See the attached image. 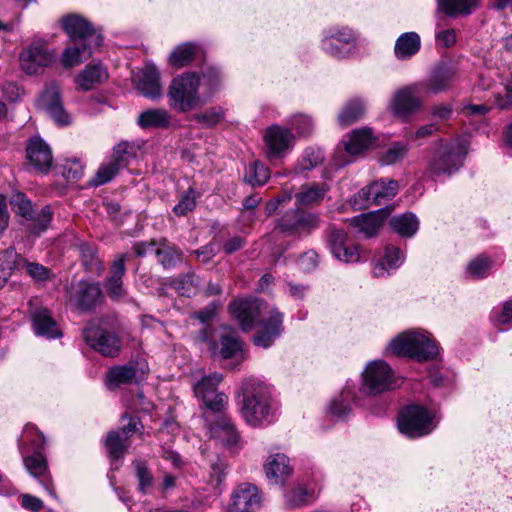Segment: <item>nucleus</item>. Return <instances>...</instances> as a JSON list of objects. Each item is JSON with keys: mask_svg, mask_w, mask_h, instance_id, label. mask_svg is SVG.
Segmentation results:
<instances>
[{"mask_svg": "<svg viewBox=\"0 0 512 512\" xmlns=\"http://www.w3.org/2000/svg\"><path fill=\"white\" fill-rule=\"evenodd\" d=\"M364 114V101L359 98L352 99L348 101L339 112L338 123L342 127H347L360 120Z\"/></svg>", "mask_w": 512, "mask_h": 512, "instance_id": "nucleus-40", "label": "nucleus"}, {"mask_svg": "<svg viewBox=\"0 0 512 512\" xmlns=\"http://www.w3.org/2000/svg\"><path fill=\"white\" fill-rule=\"evenodd\" d=\"M440 11L450 17L464 16L477 7V0H437Z\"/></svg>", "mask_w": 512, "mask_h": 512, "instance_id": "nucleus-41", "label": "nucleus"}, {"mask_svg": "<svg viewBox=\"0 0 512 512\" xmlns=\"http://www.w3.org/2000/svg\"><path fill=\"white\" fill-rule=\"evenodd\" d=\"M133 156V146L127 142H122L114 147L110 162L122 169L129 164Z\"/></svg>", "mask_w": 512, "mask_h": 512, "instance_id": "nucleus-54", "label": "nucleus"}, {"mask_svg": "<svg viewBox=\"0 0 512 512\" xmlns=\"http://www.w3.org/2000/svg\"><path fill=\"white\" fill-rule=\"evenodd\" d=\"M493 267V261L484 255L472 259L466 267V274L474 279H482L489 275Z\"/></svg>", "mask_w": 512, "mask_h": 512, "instance_id": "nucleus-50", "label": "nucleus"}, {"mask_svg": "<svg viewBox=\"0 0 512 512\" xmlns=\"http://www.w3.org/2000/svg\"><path fill=\"white\" fill-rule=\"evenodd\" d=\"M355 32L348 27H331L323 31L321 48L332 57L343 59L355 48Z\"/></svg>", "mask_w": 512, "mask_h": 512, "instance_id": "nucleus-8", "label": "nucleus"}, {"mask_svg": "<svg viewBox=\"0 0 512 512\" xmlns=\"http://www.w3.org/2000/svg\"><path fill=\"white\" fill-rule=\"evenodd\" d=\"M469 140L460 137L452 142H440L435 156L430 160L428 173L433 178L450 176L462 166L463 159L468 152Z\"/></svg>", "mask_w": 512, "mask_h": 512, "instance_id": "nucleus-3", "label": "nucleus"}, {"mask_svg": "<svg viewBox=\"0 0 512 512\" xmlns=\"http://www.w3.org/2000/svg\"><path fill=\"white\" fill-rule=\"evenodd\" d=\"M52 220V212L49 206L43 207L39 213L31 218L29 229L33 234H40L44 232L50 225Z\"/></svg>", "mask_w": 512, "mask_h": 512, "instance_id": "nucleus-59", "label": "nucleus"}, {"mask_svg": "<svg viewBox=\"0 0 512 512\" xmlns=\"http://www.w3.org/2000/svg\"><path fill=\"white\" fill-rule=\"evenodd\" d=\"M264 151L269 160L285 157L294 147L295 135L280 125L268 127L263 134Z\"/></svg>", "mask_w": 512, "mask_h": 512, "instance_id": "nucleus-10", "label": "nucleus"}, {"mask_svg": "<svg viewBox=\"0 0 512 512\" xmlns=\"http://www.w3.org/2000/svg\"><path fill=\"white\" fill-rule=\"evenodd\" d=\"M196 206L195 191L189 188L174 206L173 211L177 216H184Z\"/></svg>", "mask_w": 512, "mask_h": 512, "instance_id": "nucleus-62", "label": "nucleus"}, {"mask_svg": "<svg viewBox=\"0 0 512 512\" xmlns=\"http://www.w3.org/2000/svg\"><path fill=\"white\" fill-rule=\"evenodd\" d=\"M172 120L171 114L164 108L149 109L143 111L138 116V124L141 128H161L166 129L170 126Z\"/></svg>", "mask_w": 512, "mask_h": 512, "instance_id": "nucleus-36", "label": "nucleus"}, {"mask_svg": "<svg viewBox=\"0 0 512 512\" xmlns=\"http://www.w3.org/2000/svg\"><path fill=\"white\" fill-rule=\"evenodd\" d=\"M268 313L269 316L263 319L261 329L253 338L254 344L262 348L270 347L283 331V315L276 308H270Z\"/></svg>", "mask_w": 512, "mask_h": 512, "instance_id": "nucleus-21", "label": "nucleus"}, {"mask_svg": "<svg viewBox=\"0 0 512 512\" xmlns=\"http://www.w3.org/2000/svg\"><path fill=\"white\" fill-rule=\"evenodd\" d=\"M147 370L146 365L139 369L133 364L114 366L106 372L105 384L108 389L114 390L122 385L137 383L144 378Z\"/></svg>", "mask_w": 512, "mask_h": 512, "instance_id": "nucleus-20", "label": "nucleus"}, {"mask_svg": "<svg viewBox=\"0 0 512 512\" xmlns=\"http://www.w3.org/2000/svg\"><path fill=\"white\" fill-rule=\"evenodd\" d=\"M126 273L125 256L119 255L110 268V274L104 281V287L108 296L114 300H120L126 295L122 278Z\"/></svg>", "mask_w": 512, "mask_h": 512, "instance_id": "nucleus-26", "label": "nucleus"}, {"mask_svg": "<svg viewBox=\"0 0 512 512\" xmlns=\"http://www.w3.org/2000/svg\"><path fill=\"white\" fill-rule=\"evenodd\" d=\"M391 228L402 237H412L419 228V221L412 213L394 216L390 219Z\"/></svg>", "mask_w": 512, "mask_h": 512, "instance_id": "nucleus-42", "label": "nucleus"}, {"mask_svg": "<svg viewBox=\"0 0 512 512\" xmlns=\"http://www.w3.org/2000/svg\"><path fill=\"white\" fill-rule=\"evenodd\" d=\"M414 341L417 340L413 337V330L405 331L389 342L386 353L413 359V355H418L412 349Z\"/></svg>", "mask_w": 512, "mask_h": 512, "instance_id": "nucleus-38", "label": "nucleus"}, {"mask_svg": "<svg viewBox=\"0 0 512 512\" xmlns=\"http://www.w3.org/2000/svg\"><path fill=\"white\" fill-rule=\"evenodd\" d=\"M329 187L325 183L312 184L302 187V190L296 194V201L299 205H310L320 202Z\"/></svg>", "mask_w": 512, "mask_h": 512, "instance_id": "nucleus-44", "label": "nucleus"}, {"mask_svg": "<svg viewBox=\"0 0 512 512\" xmlns=\"http://www.w3.org/2000/svg\"><path fill=\"white\" fill-rule=\"evenodd\" d=\"M209 347L213 357L220 359L237 358L241 361L245 358L242 343L236 333L227 327H222L214 333Z\"/></svg>", "mask_w": 512, "mask_h": 512, "instance_id": "nucleus-12", "label": "nucleus"}, {"mask_svg": "<svg viewBox=\"0 0 512 512\" xmlns=\"http://www.w3.org/2000/svg\"><path fill=\"white\" fill-rule=\"evenodd\" d=\"M387 209H380L376 212L361 214L350 220V225L357 229L364 237L374 236L380 229L383 221L388 216Z\"/></svg>", "mask_w": 512, "mask_h": 512, "instance_id": "nucleus-29", "label": "nucleus"}, {"mask_svg": "<svg viewBox=\"0 0 512 512\" xmlns=\"http://www.w3.org/2000/svg\"><path fill=\"white\" fill-rule=\"evenodd\" d=\"M23 463L30 475L39 479L48 494L56 499L55 487L51 477L47 474L48 467L44 456L39 451H35L33 455L24 457Z\"/></svg>", "mask_w": 512, "mask_h": 512, "instance_id": "nucleus-25", "label": "nucleus"}, {"mask_svg": "<svg viewBox=\"0 0 512 512\" xmlns=\"http://www.w3.org/2000/svg\"><path fill=\"white\" fill-rule=\"evenodd\" d=\"M41 103L57 124L66 125L69 123V116L63 109L60 90L56 84H52L45 89L41 96Z\"/></svg>", "mask_w": 512, "mask_h": 512, "instance_id": "nucleus-28", "label": "nucleus"}, {"mask_svg": "<svg viewBox=\"0 0 512 512\" xmlns=\"http://www.w3.org/2000/svg\"><path fill=\"white\" fill-rule=\"evenodd\" d=\"M82 265L87 272L100 275L103 270V264L96 254L94 246L89 244H81L79 246Z\"/></svg>", "mask_w": 512, "mask_h": 512, "instance_id": "nucleus-46", "label": "nucleus"}, {"mask_svg": "<svg viewBox=\"0 0 512 512\" xmlns=\"http://www.w3.org/2000/svg\"><path fill=\"white\" fill-rule=\"evenodd\" d=\"M33 329L37 335L46 338H57L61 336L56 322L47 309L41 308L32 313Z\"/></svg>", "mask_w": 512, "mask_h": 512, "instance_id": "nucleus-33", "label": "nucleus"}, {"mask_svg": "<svg viewBox=\"0 0 512 512\" xmlns=\"http://www.w3.org/2000/svg\"><path fill=\"white\" fill-rule=\"evenodd\" d=\"M450 82V76L445 73L434 74L425 84V92L439 93L445 90Z\"/></svg>", "mask_w": 512, "mask_h": 512, "instance_id": "nucleus-64", "label": "nucleus"}, {"mask_svg": "<svg viewBox=\"0 0 512 512\" xmlns=\"http://www.w3.org/2000/svg\"><path fill=\"white\" fill-rule=\"evenodd\" d=\"M436 413L421 405L405 407L398 418L399 431L409 438L426 436L437 427Z\"/></svg>", "mask_w": 512, "mask_h": 512, "instance_id": "nucleus-4", "label": "nucleus"}, {"mask_svg": "<svg viewBox=\"0 0 512 512\" xmlns=\"http://www.w3.org/2000/svg\"><path fill=\"white\" fill-rule=\"evenodd\" d=\"M155 254L159 262L165 267L170 268L175 266L181 260V251L174 245H171L166 240H161L158 247L155 249Z\"/></svg>", "mask_w": 512, "mask_h": 512, "instance_id": "nucleus-47", "label": "nucleus"}, {"mask_svg": "<svg viewBox=\"0 0 512 512\" xmlns=\"http://www.w3.org/2000/svg\"><path fill=\"white\" fill-rule=\"evenodd\" d=\"M222 380V374L214 372L203 377L194 386L196 396L203 400L207 408L215 412L222 411L228 402V397L225 393L217 392V387Z\"/></svg>", "mask_w": 512, "mask_h": 512, "instance_id": "nucleus-13", "label": "nucleus"}, {"mask_svg": "<svg viewBox=\"0 0 512 512\" xmlns=\"http://www.w3.org/2000/svg\"><path fill=\"white\" fill-rule=\"evenodd\" d=\"M119 170L120 169L109 160L99 167L95 177L91 180V184L94 186L103 185L112 180Z\"/></svg>", "mask_w": 512, "mask_h": 512, "instance_id": "nucleus-60", "label": "nucleus"}, {"mask_svg": "<svg viewBox=\"0 0 512 512\" xmlns=\"http://www.w3.org/2000/svg\"><path fill=\"white\" fill-rule=\"evenodd\" d=\"M241 415L245 422L258 427L273 420L276 410L270 388L257 380H247L242 386Z\"/></svg>", "mask_w": 512, "mask_h": 512, "instance_id": "nucleus-2", "label": "nucleus"}, {"mask_svg": "<svg viewBox=\"0 0 512 512\" xmlns=\"http://www.w3.org/2000/svg\"><path fill=\"white\" fill-rule=\"evenodd\" d=\"M122 426L119 431L110 432L105 440V447L112 459H119L125 454L129 437L139 431V421L136 418L122 417Z\"/></svg>", "mask_w": 512, "mask_h": 512, "instance_id": "nucleus-15", "label": "nucleus"}, {"mask_svg": "<svg viewBox=\"0 0 512 512\" xmlns=\"http://www.w3.org/2000/svg\"><path fill=\"white\" fill-rule=\"evenodd\" d=\"M198 47L193 43H183L173 49L169 56V64L174 68H182L193 61Z\"/></svg>", "mask_w": 512, "mask_h": 512, "instance_id": "nucleus-43", "label": "nucleus"}, {"mask_svg": "<svg viewBox=\"0 0 512 512\" xmlns=\"http://www.w3.org/2000/svg\"><path fill=\"white\" fill-rule=\"evenodd\" d=\"M12 209L15 213L20 214L24 218H30L32 214V204L23 193H16L10 200Z\"/></svg>", "mask_w": 512, "mask_h": 512, "instance_id": "nucleus-63", "label": "nucleus"}, {"mask_svg": "<svg viewBox=\"0 0 512 512\" xmlns=\"http://www.w3.org/2000/svg\"><path fill=\"white\" fill-rule=\"evenodd\" d=\"M210 434L229 449L237 447L240 439L235 426L226 417L220 418L210 427Z\"/></svg>", "mask_w": 512, "mask_h": 512, "instance_id": "nucleus-31", "label": "nucleus"}, {"mask_svg": "<svg viewBox=\"0 0 512 512\" xmlns=\"http://www.w3.org/2000/svg\"><path fill=\"white\" fill-rule=\"evenodd\" d=\"M229 308L241 328L247 331L252 329L256 316L262 314L268 306L257 300L238 299L234 300Z\"/></svg>", "mask_w": 512, "mask_h": 512, "instance_id": "nucleus-22", "label": "nucleus"}, {"mask_svg": "<svg viewBox=\"0 0 512 512\" xmlns=\"http://www.w3.org/2000/svg\"><path fill=\"white\" fill-rule=\"evenodd\" d=\"M420 49V37L415 32L403 33L396 41L395 55L399 60L409 59Z\"/></svg>", "mask_w": 512, "mask_h": 512, "instance_id": "nucleus-39", "label": "nucleus"}, {"mask_svg": "<svg viewBox=\"0 0 512 512\" xmlns=\"http://www.w3.org/2000/svg\"><path fill=\"white\" fill-rule=\"evenodd\" d=\"M320 223L317 214L299 209L285 213L277 223V228L289 235H309Z\"/></svg>", "mask_w": 512, "mask_h": 512, "instance_id": "nucleus-14", "label": "nucleus"}, {"mask_svg": "<svg viewBox=\"0 0 512 512\" xmlns=\"http://www.w3.org/2000/svg\"><path fill=\"white\" fill-rule=\"evenodd\" d=\"M62 27L72 43L87 42L95 47H99L102 44V36L95 31L86 19L78 15L64 17L62 19Z\"/></svg>", "mask_w": 512, "mask_h": 512, "instance_id": "nucleus-16", "label": "nucleus"}, {"mask_svg": "<svg viewBox=\"0 0 512 512\" xmlns=\"http://www.w3.org/2000/svg\"><path fill=\"white\" fill-rule=\"evenodd\" d=\"M425 93L424 83H414L398 89L391 101L390 108L399 117H408L422 106V95Z\"/></svg>", "mask_w": 512, "mask_h": 512, "instance_id": "nucleus-11", "label": "nucleus"}, {"mask_svg": "<svg viewBox=\"0 0 512 512\" xmlns=\"http://www.w3.org/2000/svg\"><path fill=\"white\" fill-rule=\"evenodd\" d=\"M414 341L413 348L415 353L413 359L417 361H428L434 359L438 354V346L427 332L413 330Z\"/></svg>", "mask_w": 512, "mask_h": 512, "instance_id": "nucleus-35", "label": "nucleus"}, {"mask_svg": "<svg viewBox=\"0 0 512 512\" xmlns=\"http://www.w3.org/2000/svg\"><path fill=\"white\" fill-rule=\"evenodd\" d=\"M225 115L222 107H210L205 111L193 115V119L206 128L213 127L220 123Z\"/></svg>", "mask_w": 512, "mask_h": 512, "instance_id": "nucleus-53", "label": "nucleus"}, {"mask_svg": "<svg viewBox=\"0 0 512 512\" xmlns=\"http://www.w3.org/2000/svg\"><path fill=\"white\" fill-rule=\"evenodd\" d=\"M86 343L104 356L115 357L121 349L120 339L115 333L99 327L89 326L84 329Z\"/></svg>", "mask_w": 512, "mask_h": 512, "instance_id": "nucleus-17", "label": "nucleus"}, {"mask_svg": "<svg viewBox=\"0 0 512 512\" xmlns=\"http://www.w3.org/2000/svg\"><path fill=\"white\" fill-rule=\"evenodd\" d=\"M261 496L258 488L250 483L240 484L232 493L228 512H248L259 507Z\"/></svg>", "mask_w": 512, "mask_h": 512, "instance_id": "nucleus-23", "label": "nucleus"}, {"mask_svg": "<svg viewBox=\"0 0 512 512\" xmlns=\"http://www.w3.org/2000/svg\"><path fill=\"white\" fill-rule=\"evenodd\" d=\"M56 59V54L44 43L33 42L19 53V66L26 75L34 76L43 73Z\"/></svg>", "mask_w": 512, "mask_h": 512, "instance_id": "nucleus-9", "label": "nucleus"}, {"mask_svg": "<svg viewBox=\"0 0 512 512\" xmlns=\"http://www.w3.org/2000/svg\"><path fill=\"white\" fill-rule=\"evenodd\" d=\"M396 377L393 369L383 360H373L366 364L362 372L361 390L369 395H377L393 389Z\"/></svg>", "mask_w": 512, "mask_h": 512, "instance_id": "nucleus-6", "label": "nucleus"}, {"mask_svg": "<svg viewBox=\"0 0 512 512\" xmlns=\"http://www.w3.org/2000/svg\"><path fill=\"white\" fill-rule=\"evenodd\" d=\"M137 488L142 494H147L154 486V477L147 464L142 460L133 461Z\"/></svg>", "mask_w": 512, "mask_h": 512, "instance_id": "nucleus-48", "label": "nucleus"}, {"mask_svg": "<svg viewBox=\"0 0 512 512\" xmlns=\"http://www.w3.org/2000/svg\"><path fill=\"white\" fill-rule=\"evenodd\" d=\"M138 91L145 97L157 100L162 97L159 73L153 66H147L137 82Z\"/></svg>", "mask_w": 512, "mask_h": 512, "instance_id": "nucleus-32", "label": "nucleus"}, {"mask_svg": "<svg viewBox=\"0 0 512 512\" xmlns=\"http://www.w3.org/2000/svg\"><path fill=\"white\" fill-rule=\"evenodd\" d=\"M267 478L273 484L283 485L284 482L292 475L293 468L290 465L289 458L282 454L276 453L270 455L264 466Z\"/></svg>", "mask_w": 512, "mask_h": 512, "instance_id": "nucleus-27", "label": "nucleus"}, {"mask_svg": "<svg viewBox=\"0 0 512 512\" xmlns=\"http://www.w3.org/2000/svg\"><path fill=\"white\" fill-rule=\"evenodd\" d=\"M324 160V153L319 148H307L299 162V169L301 171L311 170L320 165Z\"/></svg>", "mask_w": 512, "mask_h": 512, "instance_id": "nucleus-58", "label": "nucleus"}, {"mask_svg": "<svg viewBox=\"0 0 512 512\" xmlns=\"http://www.w3.org/2000/svg\"><path fill=\"white\" fill-rule=\"evenodd\" d=\"M221 73L209 68L203 73L184 72L172 79L167 98L170 108L179 113H188L204 106L220 89Z\"/></svg>", "mask_w": 512, "mask_h": 512, "instance_id": "nucleus-1", "label": "nucleus"}, {"mask_svg": "<svg viewBox=\"0 0 512 512\" xmlns=\"http://www.w3.org/2000/svg\"><path fill=\"white\" fill-rule=\"evenodd\" d=\"M245 178L252 186H261L269 180L270 171L263 163L256 161L248 166Z\"/></svg>", "mask_w": 512, "mask_h": 512, "instance_id": "nucleus-52", "label": "nucleus"}, {"mask_svg": "<svg viewBox=\"0 0 512 512\" xmlns=\"http://www.w3.org/2000/svg\"><path fill=\"white\" fill-rule=\"evenodd\" d=\"M108 79L107 69L101 63H91L76 77L79 89L89 91Z\"/></svg>", "mask_w": 512, "mask_h": 512, "instance_id": "nucleus-30", "label": "nucleus"}, {"mask_svg": "<svg viewBox=\"0 0 512 512\" xmlns=\"http://www.w3.org/2000/svg\"><path fill=\"white\" fill-rule=\"evenodd\" d=\"M331 253L338 260L345 263H355L361 260V254L357 245L348 244L347 237L342 230H332L329 236Z\"/></svg>", "mask_w": 512, "mask_h": 512, "instance_id": "nucleus-24", "label": "nucleus"}, {"mask_svg": "<svg viewBox=\"0 0 512 512\" xmlns=\"http://www.w3.org/2000/svg\"><path fill=\"white\" fill-rule=\"evenodd\" d=\"M315 499L313 490L304 485H297L286 494V504L290 508H297L309 504Z\"/></svg>", "mask_w": 512, "mask_h": 512, "instance_id": "nucleus-49", "label": "nucleus"}, {"mask_svg": "<svg viewBox=\"0 0 512 512\" xmlns=\"http://www.w3.org/2000/svg\"><path fill=\"white\" fill-rule=\"evenodd\" d=\"M174 289L181 296L190 297L197 290V283L193 274L185 275L172 282Z\"/></svg>", "mask_w": 512, "mask_h": 512, "instance_id": "nucleus-61", "label": "nucleus"}, {"mask_svg": "<svg viewBox=\"0 0 512 512\" xmlns=\"http://www.w3.org/2000/svg\"><path fill=\"white\" fill-rule=\"evenodd\" d=\"M404 261V253L397 247L387 245L383 260L373 266V275L375 277H384L390 274V271L399 268Z\"/></svg>", "mask_w": 512, "mask_h": 512, "instance_id": "nucleus-34", "label": "nucleus"}, {"mask_svg": "<svg viewBox=\"0 0 512 512\" xmlns=\"http://www.w3.org/2000/svg\"><path fill=\"white\" fill-rule=\"evenodd\" d=\"M354 399V391L346 386L341 394L331 402L330 413L337 418H344L351 412V402Z\"/></svg>", "mask_w": 512, "mask_h": 512, "instance_id": "nucleus-45", "label": "nucleus"}, {"mask_svg": "<svg viewBox=\"0 0 512 512\" xmlns=\"http://www.w3.org/2000/svg\"><path fill=\"white\" fill-rule=\"evenodd\" d=\"M399 185L394 180H378L362 188L351 199L355 210L366 209L371 204L381 205L392 199L398 192Z\"/></svg>", "mask_w": 512, "mask_h": 512, "instance_id": "nucleus-7", "label": "nucleus"}, {"mask_svg": "<svg viewBox=\"0 0 512 512\" xmlns=\"http://www.w3.org/2000/svg\"><path fill=\"white\" fill-rule=\"evenodd\" d=\"M94 48L96 47L87 42L72 43L64 50L61 61L65 67L77 66L92 55Z\"/></svg>", "mask_w": 512, "mask_h": 512, "instance_id": "nucleus-37", "label": "nucleus"}, {"mask_svg": "<svg viewBox=\"0 0 512 512\" xmlns=\"http://www.w3.org/2000/svg\"><path fill=\"white\" fill-rule=\"evenodd\" d=\"M288 124L291 129H293L298 136L306 137L310 135L315 128L314 121L310 115L304 113H296L293 114L289 120Z\"/></svg>", "mask_w": 512, "mask_h": 512, "instance_id": "nucleus-51", "label": "nucleus"}, {"mask_svg": "<svg viewBox=\"0 0 512 512\" xmlns=\"http://www.w3.org/2000/svg\"><path fill=\"white\" fill-rule=\"evenodd\" d=\"M408 152V146L401 142L393 143L381 156L380 161L384 165H392L401 161Z\"/></svg>", "mask_w": 512, "mask_h": 512, "instance_id": "nucleus-57", "label": "nucleus"}, {"mask_svg": "<svg viewBox=\"0 0 512 512\" xmlns=\"http://www.w3.org/2000/svg\"><path fill=\"white\" fill-rule=\"evenodd\" d=\"M26 155L29 166L37 173L49 172L53 155L49 145L40 137H33L28 141Z\"/></svg>", "mask_w": 512, "mask_h": 512, "instance_id": "nucleus-19", "label": "nucleus"}, {"mask_svg": "<svg viewBox=\"0 0 512 512\" xmlns=\"http://www.w3.org/2000/svg\"><path fill=\"white\" fill-rule=\"evenodd\" d=\"M70 301L80 310L94 309L103 301V295L99 283L79 281L72 287Z\"/></svg>", "mask_w": 512, "mask_h": 512, "instance_id": "nucleus-18", "label": "nucleus"}, {"mask_svg": "<svg viewBox=\"0 0 512 512\" xmlns=\"http://www.w3.org/2000/svg\"><path fill=\"white\" fill-rule=\"evenodd\" d=\"M18 265L21 268L20 271L25 272L36 281H45L50 277V271L39 263L29 262L25 258H20Z\"/></svg>", "mask_w": 512, "mask_h": 512, "instance_id": "nucleus-55", "label": "nucleus"}, {"mask_svg": "<svg viewBox=\"0 0 512 512\" xmlns=\"http://www.w3.org/2000/svg\"><path fill=\"white\" fill-rule=\"evenodd\" d=\"M375 140L370 128L364 127L351 131L343 137L338 146L333 157V164L336 167H343L353 162L354 158L366 152Z\"/></svg>", "mask_w": 512, "mask_h": 512, "instance_id": "nucleus-5", "label": "nucleus"}, {"mask_svg": "<svg viewBox=\"0 0 512 512\" xmlns=\"http://www.w3.org/2000/svg\"><path fill=\"white\" fill-rule=\"evenodd\" d=\"M31 444L35 451L42 448L44 444V436L33 425H26L20 439V447L23 449L26 445Z\"/></svg>", "mask_w": 512, "mask_h": 512, "instance_id": "nucleus-56", "label": "nucleus"}]
</instances>
